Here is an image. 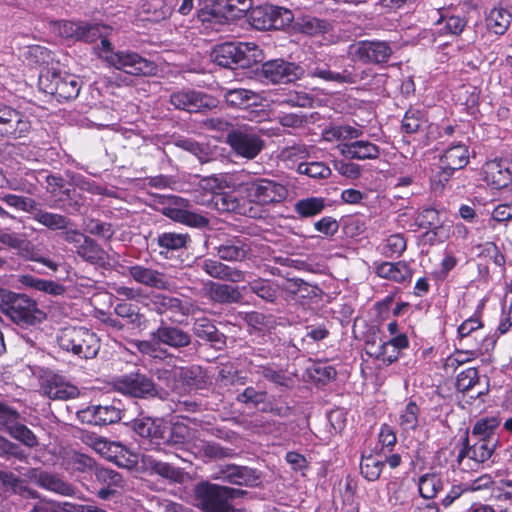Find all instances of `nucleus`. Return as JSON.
<instances>
[{
	"mask_svg": "<svg viewBox=\"0 0 512 512\" xmlns=\"http://www.w3.org/2000/svg\"><path fill=\"white\" fill-rule=\"evenodd\" d=\"M0 309L11 321L27 328L42 323L46 313L39 309L35 300L26 294L0 288Z\"/></svg>",
	"mask_w": 512,
	"mask_h": 512,
	"instance_id": "1",
	"label": "nucleus"
},
{
	"mask_svg": "<svg viewBox=\"0 0 512 512\" xmlns=\"http://www.w3.org/2000/svg\"><path fill=\"white\" fill-rule=\"evenodd\" d=\"M483 304L462 321L457 327L455 342L459 347L475 349L483 354L492 352L496 346V337L485 328L482 312Z\"/></svg>",
	"mask_w": 512,
	"mask_h": 512,
	"instance_id": "2",
	"label": "nucleus"
},
{
	"mask_svg": "<svg viewBox=\"0 0 512 512\" xmlns=\"http://www.w3.org/2000/svg\"><path fill=\"white\" fill-rule=\"evenodd\" d=\"M262 51L252 42H224L216 45L211 58L215 64L229 69H246L261 61Z\"/></svg>",
	"mask_w": 512,
	"mask_h": 512,
	"instance_id": "3",
	"label": "nucleus"
},
{
	"mask_svg": "<svg viewBox=\"0 0 512 512\" xmlns=\"http://www.w3.org/2000/svg\"><path fill=\"white\" fill-rule=\"evenodd\" d=\"M194 494L199 508L204 512H236L231 501L244 497L247 491L201 481L195 486Z\"/></svg>",
	"mask_w": 512,
	"mask_h": 512,
	"instance_id": "4",
	"label": "nucleus"
},
{
	"mask_svg": "<svg viewBox=\"0 0 512 512\" xmlns=\"http://www.w3.org/2000/svg\"><path fill=\"white\" fill-rule=\"evenodd\" d=\"M59 347L81 359L96 357L100 349V340L96 333L84 326H67L57 334Z\"/></svg>",
	"mask_w": 512,
	"mask_h": 512,
	"instance_id": "5",
	"label": "nucleus"
},
{
	"mask_svg": "<svg viewBox=\"0 0 512 512\" xmlns=\"http://www.w3.org/2000/svg\"><path fill=\"white\" fill-rule=\"evenodd\" d=\"M308 75L337 84H361L367 89H372L375 81L382 76L374 72L372 68H360L355 65H347L341 72H334L328 64H319L310 68Z\"/></svg>",
	"mask_w": 512,
	"mask_h": 512,
	"instance_id": "6",
	"label": "nucleus"
},
{
	"mask_svg": "<svg viewBox=\"0 0 512 512\" xmlns=\"http://www.w3.org/2000/svg\"><path fill=\"white\" fill-rule=\"evenodd\" d=\"M294 20L292 10L270 3L253 6L247 14V21L256 30H283Z\"/></svg>",
	"mask_w": 512,
	"mask_h": 512,
	"instance_id": "7",
	"label": "nucleus"
},
{
	"mask_svg": "<svg viewBox=\"0 0 512 512\" xmlns=\"http://www.w3.org/2000/svg\"><path fill=\"white\" fill-rule=\"evenodd\" d=\"M38 85L40 90L62 102L75 99L80 93L82 82L74 74L47 69L39 75Z\"/></svg>",
	"mask_w": 512,
	"mask_h": 512,
	"instance_id": "8",
	"label": "nucleus"
},
{
	"mask_svg": "<svg viewBox=\"0 0 512 512\" xmlns=\"http://www.w3.org/2000/svg\"><path fill=\"white\" fill-rule=\"evenodd\" d=\"M243 187L247 200L262 207L281 204L289 195L285 184L270 178H253L247 181Z\"/></svg>",
	"mask_w": 512,
	"mask_h": 512,
	"instance_id": "9",
	"label": "nucleus"
},
{
	"mask_svg": "<svg viewBox=\"0 0 512 512\" xmlns=\"http://www.w3.org/2000/svg\"><path fill=\"white\" fill-rule=\"evenodd\" d=\"M39 392L50 400H70L79 396L78 387L60 372L43 369L38 377Z\"/></svg>",
	"mask_w": 512,
	"mask_h": 512,
	"instance_id": "10",
	"label": "nucleus"
},
{
	"mask_svg": "<svg viewBox=\"0 0 512 512\" xmlns=\"http://www.w3.org/2000/svg\"><path fill=\"white\" fill-rule=\"evenodd\" d=\"M105 59L109 65L132 76L149 77L157 73V65L153 61L134 51L119 50L105 55Z\"/></svg>",
	"mask_w": 512,
	"mask_h": 512,
	"instance_id": "11",
	"label": "nucleus"
},
{
	"mask_svg": "<svg viewBox=\"0 0 512 512\" xmlns=\"http://www.w3.org/2000/svg\"><path fill=\"white\" fill-rule=\"evenodd\" d=\"M115 391L133 398H153L158 395L153 379L139 371L117 376L112 381Z\"/></svg>",
	"mask_w": 512,
	"mask_h": 512,
	"instance_id": "12",
	"label": "nucleus"
},
{
	"mask_svg": "<svg viewBox=\"0 0 512 512\" xmlns=\"http://www.w3.org/2000/svg\"><path fill=\"white\" fill-rule=\"evenodd\" d=\"M226 143L237 156L247 160L256 158L265 146L264 140L251 127L231 129Z\"/></svg>",
	"mask_w": 512,
	"mask_h": 512,
	"instance_id": "13",
	"label": "nucleus"
},
{
	"mask_svg": "<svg viewBox=\"0 0 512 512\" xmlns=\"http://www.w3.org/2000/svg\"><path fill=\"white\" fill-rule=\"evenodd\" d=\"M47 192L54 197V208L62 209L69 213L80 212L83 199L77 195L75 188L66 186V181L61 175L48 174L45 176Z\"/></svg>",
	"mask_w": 512,
	"mask_h": 512,
	"instance_id": "14",
	"label": "nucleus"
},
{
	"mask_svg": "<svg viewBox=\"0 0 512 512\" xmlns=\"http://www.w3.org/2000/svg\"><path fill=\"white\" fill-rule=\"evenodd\" d=\"M31 129V121L24 113L0 101V137L17 140L27 137Z\"/></svg>",
	"mask_w": 512,
	"mask_h": 512,
	"instance_id": "15",
	"label": "nucleus"
},
{
	"mask_svg": "<svg viewBox=\"0 0 512 512\" xmlns=\"http://www.w3.org/2000/svg\"><path fill=\"white\" fill-rule=\"evenodd\" d=\"M213 249L220 260L233 263L249 259L252 251L247 238L226 233L216 236Z\"/></svg>",
	"mask_w": 512,
	"mask_h": 512,
	"instance_id": "16",
	"label": "nucleus"
},
{
	"mask_svg": "<svg viewBox=\"0 0 512 512\" xmlns=\"http://www.w3.org/2000/svg\"><path fill=\"white\" fill-rule=\"evenodd\" d=\"M144 306L160 316L166 315L171 323H181L177 317L187 316L189 308L180 298L163 293H153L146 297Z\"/></svg>",
	"mask_w": 512,
	"mask_h": 512,
	"instance_id": "17",
	"label": "nucleus"
},
{
	"mask_svg": "<svg viewBox=\"0 0 512 512\" xmlns=\"http://www.w3.org/2000/svg\"><path fill=\"white\" fill-rule=\"evenodd\" d=\"M497 445L493 439L472 438L469 431L466 430L462 438V447L458 453L457 462L462 465L463 461L468 458L479 467L480 464L491 458Z\"/></svg>",
	"mask_w": 512,
	"mask_h": 512,
	"instance_id": "18",
	"label": "nucleus"
},
{
	"mask_svg": "<svg viewBox=\"0 0 512 512\" xmlns=\"http://www.w3.org/2000/svg\"><path fill=\"white\" fill-rule=\"evenodd\" d=\"M304 74L301 66L285 61L284 59H273L261 65V76L273 84L292 83L300 79Z\"/></svg>",
	"mask_w": 512,
	"mask_h": 512,
	"instance_id": "19",
	"label": "nucleus"
},
{
	"mask_svg": "<svg viewBox=\"0 0 512 512\" xmlns=\"http://www.w3.org/2000/svg\"><path fill=\"white\" fill-rule=\"evenodd\" d=\"M120 404V401H113L110 404L90 405L78 412V418L83 423L95 426L117 423L122 419L123 413Z\"/></svg>",
	"mask_w": 512,
	"mask_h": 512,
	"instance_id": "20",
	"label": "nucleus"
},
{
	"mask_svg": "<svg viewBox=\"0 0 512 512\" xmlns=\"http://www.w3.org/2000/svg\"><path fill=\"white\" fill-rule=\"evenodd\" d=\"M455 388L463 395L476 390L475 394L469 395L476 400L489 394L490 380L486 375L481 376L477 367H468L457 374Z\"/></svg>",
	"mask_w": 512,
	"mask_h": 512,
	"instance_id": "21",
	"label": "nucleus"
},
{
	"mask_svg": "<svg viewBox=\"0 0 512 512\" xmlns=\"http://www.w3.org/2000/svg\"><path fill=\"white\" fill-rule=\"evenodd\" d=\"M353 48L354 56L365 64L387 63L393 53L390 44L386 41L362 40Z\"/></svg>",
	"mask_w": 512,
	"mask_h": 512,
	"instance_id": "22",
	"label": "nucleus"
},
{
	"mask_svg": "<svg viewBox=\"0 0 512 512\" xmlns=\"http://www.w3.org/2000/svg\"><path fill=\"white\" fill-rule=\"evenodd\" d=\"M191 236L188 233L165 231L158 233L152 239L151 245L156 246L154 251L164 259H171L175 253L187 250L191 244Z\"/></svg>",
	"mask_w": 512,
	"mask_h": 512,
	"instance_id": "23",
	"label": "nucleus"
},
{
	"mask_svg": "<svg viewBox=\"0 0 512 512\" xmlns=\"http://www.w3.org/2000/svg\"><path fill=\"white\" fill-rule=\"evenodd\" d=\"M169 101L175 109L184 110L189 113L201 112L214 106L213 99L210 96L190 89L173 92L170 95Z\"/></svg>",
	"mask_w": 512,
	"mask_h": 512,
	"instance_id": "24",
	"label": "nucleus"
},
{
	"mask_svg": "<svg viewBox=\"0 0 512 512\" xmlns=\"http://www.w3.org/2000/svg\"><path fill=\"white\" fill-rule=\"evenodd\" d=\"M128 274L136 283L148 288L172 291L174 287L164 272L152 267L135 264L128 267Z\"/></svg>",
	"mask_w": 512,
	"mask_h": 512,
	"instance_id": "25",
	"label": "nucleus"
},
{
	"mask_svg": "<svg viewBox=\"0 0 512 512\" xmlns=\"http://www.w3.org/2000/svg\"><path fill=\"white\" fill-rule=\"evenodd\" d=\"M151 341L157 345H166L175 349L185 348L191 343V336L183 329L169 325L161 319L160 325L151 332Z\"/></svg>",
	"mask_w": 512,
	"mask_h": 512,
	"instance_id": "26",
	"label": "nucleus"
},
{
	"mask_svg": "<svg viewBox=\"0 0 512 512\" xmlns=\"http://www.w3.org/2000/svg\"><path fill=\"white\" fill-rule=\"evenodd\" d=\"M67 465L69 469L76 472L86 473L95 470V474L99 480H109V483L112 484H117L121 479L120 474L111 469L98 468L96 461L84 453L73 452L67 458Z\"/></svg>",
	"mask_w": 512,
	"mask_h": 512,
	"instance_id": "27",
	"label": "nucleus"
},
{
	"mask_svg": "<svg viewBox=\"0 0 512 512\" xmlns=\"http://www.w3.org/2000/svg\"><path fill=\"white\" fill-rule=\"evenodd\" d=\"M483 180L493 189L502 190L512 187V172L499 158L487 161L483 166Z\"/></svg>",
	"mask_w": 512,
	"mask_h": 512,
	"instance_id": "28",
	"label": "nucleus"
},
{
	"mask_svg": "<svg viewBox=\"0 0 512 512\" xmlns=\"http://www.w3.org/2000/svg\"><path fill=\"white\" fill-rule=\"evenodd\" d=\"M374 273L379 278L389 280L398 284L410 283L413 277V269L407 261L396 262L379 261L374 262Z\"/></svg>",
	"mask_w": 512,
	"mask_h": 512,
	"instance_id": "29",
	"label": "nucleus"
},
{
	"mask_svg": "<svg viewBox=\"0 0 512 512\" xmlns=\"http://www.w3.org/2000/svg\"><path fill=\"white\" fill-rule=\"evenodd\" d=\"M216 479L233 485L251 487L258 484L260 477L256 469L236 464H227L221 467Z\"/></svg>",
	"mask_w": 512,
	"mask_h": 512,
	"instance_id": "30",
	"label": "nucleus"
},
{
	"mask_svg": "<svg viewBox=\"0 0 512 512\" xmlns=\"http://www.w3.org/2000/svg\"><path fill=\"white\" fill-rule=\"evenodd\" d=\"M133 429L152 444L160 445L167 434V422L162 418L142 417L133 421Z\"/></svg>",
	"mask_w": 512,
	"mask_h": 512,
	"instance_id": "31",
	"label": "nucleus"
},
{
	"mask_svg": "<svg viewBox=\"0 0 512 512\" xmlns=\"http://www.w3.org/2000/svg\"><path fill=\"white\" fill-rule=\"evenodd\" d=\"M192 330L197 338L209 342L211 347L216 350H222L226 346V336L206 316L195 318Z\"/></svg>",
	"mask_w": 512,
	"mask_h": 512,
	"instance_id": "32",
	"label": "nucleus"
},
{
	"mask_svg": "<svg viewBox=\"0 0 512 512\" xmlns=\"http://www.w3.org/2000/svg\"><path fill=\"white\" fill-rule=\"evenodd\" d=\"M200 268L212 278L239 283L245 280V272L231 267L223 262L206 258L200 263Z\"/></svg>",
	"mask_w": 512,
	"mask_h": 512,
	"instance_id": "33",
	"label": "nucleus"
},
{
	"mask_svg": "<svg viewBox=\"0 0 512 512\" xmlns=\"http://www.w3.org/2000/svg\"><path fill=\"white\" fill-rule=\"evenodd\" d=\"M248 364L256 374L261 375L268 382L283 389L292 388L293 379L282 367L272 363L259 364L253 359H250Z\"/></svg>",
	"mask_w": 512,
	"mask_h": 512,
	"instance_id": "34",
	"label": "nucleus"
},
{
	"mask_svg": "<svg viewBox=\"0 0 512 512\" xmlns=\"http://www.w3.org/2000/svg\"><path fill=\"white\" fill-rule=\"evenodd\" d=\"M340 151L347 159L356 160H375L379 158L381 154L380 147L368 140H356L342 143L340 145Z\"/></svg>",
	"mask_w": 512,
	"mask_h": 512,
	"instance_id": "35",
	"label": "nucleus"
},
{
	"mask_svg": "<svg viewBox=\"0 0 512 512\" xmlns=\"http://www.w3.org/2000/svg\"><path fill=\"white\" fill-rule=\"evenodd\" d=\"M193 449L196 457L204 462L231 458L234 455L233 449L224 447L217 442L204 439H197L193 444Z\"/></svg>",
	"mask_w": 512,
	"mask_h": 512,
	"instance_id": "36",
	"label": "nucleus"
},
{
	"mask_svg": "<svg viewBox=\"0 0 512 512\" xmlns=\"http://www.w3.org/2000/svg\"><path fill=\"white\" fill-rule=\"evenodd\" d=\"M64 26L65 28L69 27L71 30V33L65 31L66 37H74L76 40L86 43L96 42L102 36V33H105V29H107L105 24H78L71 21H65Z\"/></svg>",
	"mask_w": 512,
	"mask_h": 512,
	"instance_id": "37",
	"label": "nucleus"
},
{
	"mask_svg": "<svg viewBox=\"0 0 512 512\" xmlns=\"http://www.w3.org/2000/svg\"><path fill=\"white\" fill-rule=\"evenodd\" d=\"M225 103L231 108L247 109L258 105L260 96L256 92L245 88L222 89Z\"/></svg>",
	"mask_w": 512,
	"mask_h": 512,
	"instance_id": "38",
	"label": "nucleus"
},
{
	"mask_svg": "<svg viewBox=\"0 0 512 512\" xmlns=\"http://www.w3.org/2000/svg\"><path fill=\"white\" fill-rule=\"evenodd\" d=\"M224 24L247 18L252 0H217Z\"/></svg>",
	"mask_w": 512,
	"mask_h": 512,
	"instance_id": "39",
	"label": "nucleus"
},
{
	"mask_svg": "<svg viewBox=\"0 0 512 512\" xmlns=\"http://www.w3.org/2000/svg\"><path fill=\"white\" fill-rule=\"evenodd\" d=\"M440 163L454 170H460L469 163V148L462 143L448 147L440 157Z\"/></svg>",
	"mask_w": 512,
	"mask_h": 512,
	"instance_id": "40",
	"label": "nucleus"
},
{
	"mask_svg": "<svg viewBox=\"0 0 512 512\" xmlns=\"http://www.w3.org/2000/svg\"><path fill=\"white\" fill-rule=\"evenodd\" d=\"M33 219L39 224L45 226L46 228L52 231H62L66 230L70 226H72V221L65 215L48 212L42 210L36 206V210L32 213Z\"/></svg>",
	"mask_w": 512,
	"mask_h": 512,
	"instance_id": "41",
	"label": "nucleus"
},
{
	"mask_svg": "<svg viewBox=\"0 0 512 512\" xmlns=\"http://www.w3.org/2000/svg\"><path fill=\"white\" fill-rule=\"evenodd\" d=\"M196 19L206 28L216 24H224L217 0L199 1Z\"/></svg>",
	"mask_w": 512,
	"mask_h": 512,
	"instance_id": "42",
	"label": "nucleus"
},
{
	"mask_svg": "<svg viewBox=\"0 0 512 512\" xmlns=\"http://www.w3.org/2000/svg\"><path fill=\"white\" fill-rule=\"evenodd\" d=\"M166 215L175 222L192 228H206L210 223L206 216L183 208H169Z\"/></svg>",
	"mask_w": 512,
	"mask_h": 512,
	"instance_id": "43",
	"label": "nucleus"
},
{
	"mask_svg": "<svg viewBox=\"0 0 512 512\" xmlns=\"http://www.w3.org/2000/svg\"><path fill=\"white\" fill-rule=\"evenodd\" d=\"M484 355L485 354L472 348L459 347L445 359L443 368L447 374H453L459 366L476 360Z\"/></svg>",
	"mask_w": 512,
	"mask_h": 512,
	"instance_id": "44",
	"label": "nucleus"
},
{
	"mask_svg": "<svg viewBox=\"0 0 512 512\" xmlns=\"http://www.w3.org/2000/svg\"><path fill=\"white\" fill-rule=\"evenodd\" d=\"M511 21L512 14L504 7H494L486 17L488 30L498 36H502L507 32Z\"/></svg>",
	"mask_w": 512,
	"mask_h": 512,
	"instance_id": "45",
	"label": "nucleus"
},
{
	"mask_svg": "<svg viewBox=\"0 0 512 512\" xmlns=\"http://www.w3.org/2000/svg\"><path fill=\"white\" fill-rule=\"evenodd\" d=\"M500 424L501 421L496 416L480 418L474 423L470 435L472 438L493 439L498 444L499 437L496 430L500 427Z\"/></svg>",
	"mask_w": 512,
	"mask_h": 512,
	"instance_id": "46",
	"label": "nucleus"
},
{
	"mask_svg": "<svg viewBox=\"0 0 512 512\" xmlns=\"http://www.w3.org/2000/svg\"><path fill=\"white\" fill-rule=\"evenodd\" d=\"M114 313L118 317L126 319L127 323L131 324L134 328L143 330L147 327L145 315L139 312V308L135 304L122 300L114 306Z\"/></svg>",
	"mask_w": 512,
	"mask_h": 512,
	"instance_id": "47",
	"label": "nucleus"
},
{
	"mask_svg": "<svg viewBox=\"0 0 512 512\" xmlns=\"http://www.w3.org/2000/svg\"><path fill=\"white\" fill-rule=\"evenodd\" d=\"M17 254L25 260L35 261L48 267L53 272H56L59 265L44 256H42L41 250L32 241L23 238L17 248Z\"/></svg>",
	"mask_w": 512,
	"mask_h": 512,
	"instance_id": "48",
	"label": "nucleus"
},
{
	"mask_svg": "<svg viewBox=\"0 0 512 512\" xmlns=\"http://www.w3.org/2000/svg\"><path fill=\"white\" fill-rule=\"evenodd\" d=\"M76 254L90 264H102L106 259L105 250L89 236L79 244Z\"/></svg>",
	"mask_w": 512,
	"mask_h": 512,
	"instance_id": "49",
	"label": "nucleus"
},
{
	"mask_svg": "<svg viewBox=\"0 0 512 512\" xmlns=\"http://www.w3.org/2000/svg\"><path fill=\"white\" fill-rule=\"evenodd\" d=\"M427 122V112L424 109L410 107L401 121V131L405 134H415L421 131Z\"/></svg>",
	"mask_w": 512,
	"mask_h": 512,
	"instance_id": "50",
	"label": "nucleus"
},
{
	"mask_svg": "<svg viewBox=\"0 0 512 512\" xmlns=\"http://www.w3.org/2000/svg\"><path fill=\"white\" fill-rule=\"evenodd\" d=\"M421 409L418 404L410 400L400 411L398 425L403 432L415 431L419 426Z\"/></svg>",
	"mask_w": 512,
	"mask_h": 512,
	"instance_id": "51",
	"label": "nucleus"
},
{
	"mask_svg": "<svg viewBox=\"0 0 512 512\" xmlns=\"http://www.w3.org/2000/svg\"><path fill=\"white\" fill-rule=\"evenodd\" d=\"M444 482L437 473H426L418 479V490L424 499H433L443 489Z\"/></svg>",
	"mask_w": 512,
	"mask_h": 512,
	"instance_id": "52",
	"label": "nucleus"
},
{
	"mask_svg": "<svg viewBox=\"0 0 512 512\" xmlns=\"http://www.w3.org/2000/svg\"><path fill=\"white\" fill-rule=\"evenodd\" d=\"M217 382L224 387L244 385L247 377L233 363L227 362L219 367Z\"/></svg>",
	"mask_w": 512,
	"mask_h": 512,
	"instance_id": "53",
	"label": "nucleus"
},
{
	"mask_svg": "<svg viewBox=\"0 0 512 512\" xmlns=\"http://www.w3.org/2000/svg\"><path fill=\"white\" fill-rule=\"evenodd\" d=\"M40 479L41 482L38 485L40 488L55 492L63 496H72L75 493L74 487L62 480L56 474L45 471L44 475Z\"/></svg>",
	"mask_w": 512,
	"mask_h": 512,
	"instance_id": "54",
	"label": "nucleus"
},
{
	"mask_svg": "<svg viewBox=\"0 0 512 512\" xmlns=\"http://www.w3.org/2000/svg\"><path fill=\"white\" fill-rule=\"evenodd\" d=\"M385 462L372 454L361 456L360 473L369 482L379 479Z\"/></svg>",
	"mask_w": 512,
	"mask_h": 512,
	"instance_id": "55",
	"label": "nucleus"
},
{
	"mask_svg": "<svg viewBox=\"0 0 512 512\" xmlns=\"http://www.w3.org/2000/svg\"><path fill=\"white\" fill-rule=\"evenodd\" d=\"M407 248V239L402 233L388 236L382 245L381 253L387 258L400 257Z\"/></svg>",
	"mask_w": 512,
	"mask_h": 512,
	"instance_id": "56",
	"label": "nucleus"
},
{
	"mask_svg": "<svg viewBox=\"0 0 512 512\" xmlns=\"http://www.w3.org/2000/svg\"><path fill=\"white\" fill-rule=\"evenodd\" d=\"M467 24V21L464 17L460 16H443L441 15L440 18L436 21V25L440 26L438 29L439 35H460L465 26Z\"/></svg>",
	"mask_w": 512,
	"mask_h": 512,
	"instance_id": "57",
	"label": "nucleus"
},
{
	"mask_svg": "<svg viewBox=\"0 0 512 512\" xmlns=\"http://www.w3.org/2000/svg\"><path fill=\"white\" fill-rule=\"evenodd\" d=\"M325 208L323 198L309 197L298 200L295 203L294 210L302 218L312 217L320 214Z\"/></svg>",
	"mask_w": 512,
	"mask_h": 512,
	"instance_id": "58",
	"label": "nucleus"
},
{
	"mask_svg": "<svg viewBox=\"0 0 512 512\" xmlns=\"http://www.w3.org/2000/svg\"><path fill=\"white\" fill-rule=\"evenodd\" d=\"M249 290L268 302H274L277 298V286L268 279H255L249 282Z\"/></svg>",
	"mask_w": 512,
	"mask_h": 512,
	"instance_id": "59",
	"label": "nucleus"
},
{
	"mask_svg": "<svg viewBox=\"0 0 512 512\" xmlns=\"http://www.w3.org/2000/svg\"><path fill=\"white\" fill-rule=\"evenodd\" d=\"M297 172L313 179H325L331 175V169L324 162H302L297 167Z\"/></svg>",
	"mask_w": 512,
	"mask_h": 512,
	"instance_id": "60",
	"label": "nucleus"
},
{
	"mask_svg": "<svg viewBox=\"0 0 512 512\" xmlns=\"http://www.w3.org/2000/svg\"><path fill=\"white\" fill-rule=\"evenodd\" d=\"M310 377L317 383L327 384L337 375L336 369L326 362H316L309 368Z\"/></svg>",
	"mask_w": 512,
	"mask_h": 512,
	"instance_id": "61",
	"label": "nucleus"
},
{
	"mask_svg": "<svg viewBox=\"0 0 512 512\" xmlns=\"http://www.w3.org/2000/svg\"><path fill=\"white\" fill-rule=\"evenodd\" d=\"M189 427L184 423L175 422L169 424L167 422V434L163 440V444L179 445L184 444L189 435Z\"/></svg>",
	"mask_w": 512,
	"mask_h": 512,
	"instance_id": "62",
	"label": "nucleus"
},
{
	"mask_svg": "<svg viewBox=\"0 0 512 512\" xmlns=\"http://www.w3.org/2000/svg\"><path fill=\"white\" fill-rule=\"evenodd\" d=\"M20 420V413L0 400V431L9 433Z\"/></svg>",
	"mask_w": 512,
	"mask_h": 512,
	"instance_id": "63",
	"label": "nucleus"
},
{
	"mask_svg": "<svg viewBox=\"0 0 512 512\" xmlns=\"http://www.w3.org/2000/svg\"><path fill=\"white\" fill-rule=\"evenodd\" d=\"M439 211L433 207L423 208L415 217V225L419 228H439L440 226Z\"/></svg>",
	"mask_w": 512,
	"mask_h": 512,
	"instance_id": "64",
	"label": "nucleus"
}]
</instances>
